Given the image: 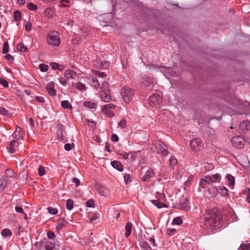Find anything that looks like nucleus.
I'll return each instance as SVG.
<instances>
[{
  "mask_svg": "<svg viewBox=\"0 0 250 250\" xmlns=\"http://www.w3.org/2000/svg\"><path fill=\"white\" fill-rule=\"evenodd\" d=\"M13 16L16 21H20L21 19V12L19 10L15 11L13 13Z\"/></svg>",
  "mask_w": 250,
  "mask_h": 250,
  "instance_id": "obj_27",
  "label": "nucleus"
},
{
  "mask_svg": "<svg viewBox=\"0 0 250 250\" xmlns=\"http://www.w3.org/2000/svg\"><path fill=\"white\" fill-rule=\"evenodd\" d=\"M8 179L6 177H2L0 179V191H2L8 184Z\"/></svg>",
  "mask_w": 250,
  "mask_h": 250,
  "instance_id": "obj_18",
  "label": "nucleus"
},
{
  "mask_svg": "<svg viewBox=\"0 0 250 250\" xmlns=\"http://www.w3.org/2000/svg\"><path fill=\"white\" fill-rule=\"evenodd\" d=\"M46 42L47 44L51 47H57L60 44L61 38L57 32L50 31L46 36Z\"/></svg>",
  "mask_w": 250,
  "mask_h": 250,
  "instance_id": "obj_2",
  "label": "nucleus"
},
{
  "mask_svg": "<svg viewBox=\"0 0 250 250\" xmlns=\"http://www.w3.org/2000/svg\"><path fill=\"white\" fill-rule=\"evenodd\" d=\"M92 86H94L97 90L100 88V83L96 78H92Z\"/></svg>",
  "mask_w": 250,
  "mask_h": 250,
  "instance_id": "obj_31",
  "label": "nucleus"
},
{
  "mask_svg": "<svg viewBox=\"0 0 250 250\" xmlns=\"http://www.w3.org/2000/svg\"><path fill=\"white\" fill-rule=\"evenodd\" d=\"M124 180L126 184L131 182V176L128 174H126L124 176Z\"/></svg>",
  "mask_w": 250,
  "mask_h": 250,
  "instance_id": "obj_51",
  "label": "nucleus"
},
{
  "mask_svg": "<svg viewBox=\"0 0 250 250\" xmlns=\"http://www.w3.org/2000/svg\"><path fill=\"white\" fill-rule=\"evenodd\" d=\"M202 142L200 139H193L190 143L191 149L194 151H200L202 147Z\"/></svg>",
  "mask_w": 250,
  "mask_h": 250,
  "instance_id": "obj_4",
  "label": "nucleus"
},
{
  "mask_svg": "<svg viewBox=\"0 0 250 250\" xmlns=\"http://www.w3.org/2000/svg\"><path fill=\"white\" fill-rule=\"evenodd\" d=\"M220 189L221 190L222 194L223 195H228V189L225 187H220Z\"/></svg>",
  "mask_w": 250,
  "mask_h": 250,
  "instance_id": "obj_55",
  "label": "nucleus"
},
{
  "mask_svg": "<svg viewBox=\"0 0 250 250\" xmlns=\"http://www.w3.org/2000/svg\"><path fill=\"white\" fill-rule=\"evenodd\" d=\"M72 182L74 184H76V186L78 187L80 185V181L79 179L77 178H73L72 179Z\"/></svg>",
  "mask_w": 250,
  "mask_h": 250,
  "instance_id": "obj_64",
  "label": "nucleus"
},
{
  "mask_svg": "<svg viewBox=\"0 0 250 250\" xmlns=\"http://www.w3.org/2000/svg\"><path fill=\"white\" fill-rule=\"evenodd\" d=\"M17 49L21 52H24L27 51V48L23 43H19L18 44Z\"/></svg>",
  "mask_w": 250,
  "mask_h": 250,
  "instance_id": "obj_30",
  "label": "nucleus"
},
{
  "mask_svg": "<svg viewBox=\"0 0 250 250\" xmlns=\"http://www.w3.org/2000/svg\"><path fill=\"white\" fill-rule=\"evenodd\" d=\"M86 207L88 208H94L95 206L94 201L92 199L88 200L86 202Z\"/></svg>",
  "mask_w": 250,
  "mask_h": 250,
  "instance_id": "obj_47",
  "label": "nucleus"
},
{
  "mask_svg": "<svg viewBox=\"0 0 250 250\" xmlns=\"http://www.w3.org/2000/svg\"><path fill=\"white\" fill-rule=\"evenodd\" d=\"M15 210L18 213H24L23 208L21 207L16 206L15 207Z\"/></svg>",
  "mask_w": 250,
  "mask_h": 250,
  "instance_id": "obj_56",
  "label": "nucleus"
},
{
  "mask_svg": "<svg viewBox=\"0 0 250 250\" xmlns=\"http://www.w3.org/2000/svg\"><path fill=\"white\" fill-rule=\"evenodd\" d=\"M93 73L99 77L104 78L106 76V75L104 72H100L99 71L95 70L93 71Z\"/></svg>",
  "mask_w": 250,
  "mask_h": 250,
  "instance_id": "obj_49",
  "label": "nucleus"
},
{
  "mask_svg": "<svg viewBox=\"0 0 250 250\" xmlns=\"http://www.w3.org/2000/svg\"><path fill=\"white\" fill-rule=\"evenodd\" d=\"M39 68L41 71L46 72L48 69L49 67L46 64L42 63L39 65Z\"/></svg>",
  "mask_w": 250,
  "mask_h": 250,
  "instance_id": "obj_43",
  "label": "nucleus"
},
{
  "mask_svg": "<svg viewBox=\"0 0 250 250\" xmlns=\"http://www.w3.org/2000/svg\"><path fill=\"white\" fill-rule=\"evenodd\" d=\"M179 208L184 210H188L189 209L188 203L186 199H183L180 201L179 204Z\"/></svg>",
  "mask_w": 250,
  "mask_h": 250,
  "instance_id": "obj_16",
  "label": "nucleus"
},
{
  "mask_svg": "<svg viewBox=\"0 0 250 250\" xmlns=\"http://www.w3.org/2000/svg\"><path fill=\"white\" fill-rule=\"evenodd\" d=\"M47 210L49 213L53 215L56 214L58 213V210L52 207H48Z\"/></svg>",
  "mask_w": 250,
  "mask_h": 250,
  "instance_id": "obj_48",
  "label": "nucleus"
},
{
  "mask_svg": "<svg viewBox=\"0 0 250 250\" xmlns=\"http://www.w3.org/2000/svg\"><path fill=\"white\" fill-rule=\"evenodd\" d=\"M151 202L154 206L157 207L158 208H161L163 207H167V206L165 204L162 203L158 200H151Z\"/></svg>",
  "mask_w": 250,
  "mask_h": 250,
  "instance_id": "obj_25",
  "label": "nucleus"
},
{
  "mask_svg": "<svg viewBox=\"0 0 250 250\" xmlns=\"http://www.w3.org/2000/svg\"><path fill=\"white\" fill-rule=\"evenodd\" d=\"M153 80L149 76H145L142 80V84L145 86H148L152 83Z\"/></svg>",
  "mask_w": 250,
  "mask_h": 250,
  "instance_id": "obj_20",
  "label": "nucleus"
},
{
  "mask_svg": "<svg viewBox=\"0 0 250 250\" xmlns=\"http://www.w3.org/2000/svg\"><path fill=\"white\" fill-rule=\"evenodd\" d=\"M54 11L53 9L51 8H47L43 12L44 15L48 19L52 17Z\"/></svg>",
  "mask_w": 250,
  "mask_h": 250,
  "instance_id": "obj_24",
  "label": "nucleus"
},
{
  "mask_svg": "<svg viewBox=\"0 0 250 250\" xmlns=\"http://www.w3.org/2000/svg\"><path fill=\"white\" fill-rule=\"evenodd\" d=\"M170 166H175L177 164V160L174 157H171L169 159Z\"/></svg>",
  "mask_w": 250,
  "mask_h": 250,
  "instance_id": "obj_50",
  "label": "nucleus"
},
{
  "mask_svg": "<svg viewBox=\"0 0 250 250\" xmlns=\"http://www.w3.org/2000/svg\"><path fill=\"white\" fill-rule=\"evenodd\" d=\"M140 245L141 247L143 248L145 250H151L150 246L145 241L141 242Z\"/></svg>",
  "mask_w": 250,
  "mask_h": 250,
  "instance_id": "obj_32",
  "label": "nucleus"
},
{
  "mask_svg": "<svg viewBox=\"0 0 250 250\" xmlns=\"http://www.w3.org/2000/svg\"><path fill=\"white\" fill-rule=\"evenodd\" d=\"M95 188L97 191L100 194L103 196H106L108 193V190L104 186L96 183Z\"/></svg>",
  "mask_w": 250,
  "mask_h": 250,
  "instance_id": "obj_8",
  "label": "nucleus"
},
{
  "mask_svg": "<svg viewBox=\"0 0 250 250\" xmlns=\"http://www.w3.org/2000/svg\"><path fill=\"white\" fill-rule=\"evenodd\" d=\"M134 95L133 90L130 87H125L122 92V96L124 100L128 103L132 99Z\"/></svg>",
  "mask_w": 250,
  "mask_h": 250,
  "instance_id": "obj_3",
  "label": "nucleus"
},
{
  "mask_svg": "<svg viewBox=\"0 0 250 250\" xmlns=\"http://www.w3.org/2000/svg\"><path fill=\"white\" fill-rule=\"evenodd\" d=\"M111 140L113 142H117L119 140L118 136L115 134H112L111 135Z\"/></svg>",
  "mask_w": 250,
  "mask_h": 250,
  "instance_id": "obj_63",
  "label": "nucleus"
},
{
  "mask_svg": "<svg viewBox=\"0 0 250 250\" xmlns=\"http://www.w3.org/2000/svg\"><path fill=\"white\" fill-rule=\"evenodd\" d=\"M54 83L51 82L46 85V89L48 91V94L52 96L56 95V91L54 89Z\"/></svg>",
  "mask_w": 250,
  "mask_h": 250,
  "instance_id": "obj_12",
  "label": "nucleus"
},
{
  "mask_svg": "<svg viewBox=\"0 0 250 250\" xmlns=\"http://www.w3.org/2000/svg\"><path fill=\"white\" fill-rule=\"evenodd\" d=\"M182 223H183V221L180 217H176L174 218L172 221V224H174V225H180L182 224Z\"/></svg>",
  "mask_w": 250,
  "mask_h": 250,
  "instance_id": "obj_37",
  "label": "nucleus"
},
{
  "mask_svg": "<svg viewBox=\"0 0 250 250\" xmlns=\"http://www.w3.org/2000/svg\"><path fill=\"white\" fill-rule=\"evenodd\" d=\"M1 235L3 236H10L12 235L11 231L7 229H4L1 231Z\"/></svg>",
  "mask_w": 250,
  "mask_h": 250,
  "instance_id": "obj_38",
  "label": "nucleus"
},
{
  "mask_svg": "<svg viewBox=\"0 0 250 250\" xmlns=\"http://www.w3.org/2000/svg\"><path fill=\"white\" fill-rule=\"evenodd\" d=\"M32 24L30 22H26L25 26V29L26 31H28L30 30L31 28Z\"/></svg>",
  "mask_w": 250,
  "mask_h": 250,
  "instance_id": "obj_60",
  "label": "nucleus"
},
{
  "mask_svg": "<svg viewBox=\"0 0 250 250\" xmlns=\"http://www.w3.org/2000/svg\"><path fill=\"white\" fill-rule=\"evenodd\" d=\"M232 145L238 148H242L244 146V139L240 136H236L231 139Z\"/></svg>",
  "mask_w": 250,
  "mask_h": 250,
  "instance_id": "obj_6",
  "label": "nucleus"
},
{
  "mask_svg": "<svg viewBox=\"0 0 250 250\" xmlns=\"http://www.w3.org/2000/svg\"><path fill=\"white\" fill-rule=\"evenodd\" d=\"M239 128L242 131L250 129V122L247 121H244L239 125Z\"/></svg>",
  "mask_w": 250,
  "mask_h": 250,
  "instance_id": "obj_15",
  "label": "nucleus"
},
{
  "mask_svg": "<svg viewBox=\"0 0 250 250\" xmlns=\"http://www.w3.org/2000/svg\"><path fill=\"white\" fill-rule=\"evenodd\" d=\"M66 222L64 220H60L59 221L57 225L56 226V229L58 232L61 230L63 227L65 226Z\"/></svg>",
  "mask_w": 250,
  "mask_h": 250,
  "instance_id": "obj_29",
  "label": "nucleus"
},
{
  "mask_svg": "<svg viewBox=\"0 0 250 250\" xmlns=\"http://www.w3.org/2000/svg\"><path fill=\"white\" fill-rule=\"evenodd\" d=\"M110 92H100V96L102 100L104 102H109L111 100Z\"/></svg>",
  "mask_w": 250,
  "mask_h": 250,
  "instance_id": "obj_21",
  "label": "nucleus"
},
{
  "mask_svg": "<svg viewBox=\"0 0 250 250\" xmlns=\"http://www.w3.org/2000/svg\"><path fill=\"white\" fill-rule=\"evenodd\" d=\"M228 181L229 182V185L231 186H234L235 184V179L233 176L231 175L228 174L227 176Z\"/></svg>",
  "mask_w": 250,
  "mask_h": 250,
  "instance_id": "obj_39",
  "label": "nucleus"
},
{
  "mask_svg": "<svg viewBox=\"0 0 250 250\" xmlns=\"http://www.w3.org/2000/svg\"><path fill=\"white\" fill-rule=\"evenodd\" d=\"M103 112L110 117H112L114 116V113L109 110H106V112Z\"/></svg>",
  "mask_w": 250,
  "mask_h": 250,
  "instance_id": "obj_59",
  "label": "nucleus"
},
{
  "mask_svg": "<svg viewBox=\"0 0 250 250\" xmlns=\"http://www.w3.org/2000/svg\"><path fill=\"white\" fill-rule=\"evenodd\" d=\"M35 99L39 103H43L44 102V99L43 97L37 96Z\"/></svg>",
  "mask_w": 250,
  "mask_h": 250,
  "instance_id": "obj_61",
  "label": "nucleus"
},
{
  "mask_svg": "<svg viewBox=\"0 0 250 250\" xmlns=\"http://www.w3.org/2000/svg\"><path fill=\"white\" fill-rule=\"evenodd\" d=\"M119 125L122 128H125L126 126V119L124 118H123L120 123H119Z\"/></svg>",
  "mask_w": 250,
  "mask_h": 250,
  "instance_id": "obj_44",
  "label": "nucleus"
},
{
  "mask_svg": "<svg viewBox=\"0 0 250 250\" xmlns=\"http://www.w3.org/2000/svg\"><path fill=\"white\" fill-rule=\"evenodd\" d=\"M100 92H110L109 83L107 82L104 81L100 86Z\"/></svg>",
  "mask_w": 250,
  "mask_h": 250,
  "instance_id": "obj_19",
  "label": "nucleus"
},
{
  "mask_svg": "<svg viewBox=\"0 0 250 250\" xmlns=\"http://www.w3.org/2000/svg\"><path fill=\"white\" fill-rule=\"evenodd\" d=\"M23 135V132L22 129L19 127H16L15 131L12 134L13 137L17 140H19L22 137Z\"/></svg>",
  "mask_w": 250,
  "mask_h": 250,
  "instance_id": "obj_13",
  "label": "nucleus"
},
{
  "mask_svg": "<svg viewBox=\"0 0 250 250\" xmlns=\"http://www.w3.org/2000/svg\"><path fill=\"white\" fill-rule=\"evenodd\" d=\"M154 173L153 170L150 168L148 169L146 174L141 178V179L143 182H148L150 178L154 176Z\"/></svg>",
  "mask_w": 250,
  "mask_h": 250,
  "instance_id": "obj_9",
  "label": "nucleus"
},
{
  "mask_svg": "<svg viewBox=\"0 0 250 250\" xmlns=\"http://www.w3.org/2000/svg\"><path fill=\"white\" fill-rule=\"evenodd\" d=\"M132 226V224L131 222H127V224H126L125 227V229L126 231L125 235L126 237H128L130 235Z\"/></svg>",
  "mask_w": 250,
  "mask_h": 250,
  "instance_id": "obj_23",
  "label": "nucleus"
},
{
  "mask_svg": "<svg viewBox=\"0 0 250 250\" xmlns=\"http://www.w3.org/2000/svg\"><path fill=\"white\" fill-rule=\"evenodd\" d=\"M83 105L85 107L93 109L96 107L97 104L95 103L90 101H85L83 103Z\"/></svg>",
  "mask_w": 250,
  "mask_h": 250,
  "instance_id": "obj_26",
  "label": "nucleus"
},
{
  "mask_svg": "<svg viewBox=\"0 0 250 250\" xmlns=\"http://www.w3.org/2000/svg\"><path fill=\"white\" fill-rule=\"evenodd\" d=\"M238 250H250V243L241 245Z\"/></svg>",
  "mask_w": 250,
  "mask_h": 250,
  "instance_id": "obj_36",
  "label": "nucleus"
},
{
  "mask_svg": "<svg viewBox=\"0 0 250 250\" xmlns=\"http://www.w3.org/2000/svg\"><path fill=\"white\" fill-rule=\"evenodd\" d=\"M115 107V105L114 104L112 103L108 104L104 106L103 108V111L106 112V110H109L110 109L114 108Z\"/></svg>",
  "mask_w": 250,
  "mask_h": 250,
  "instance_id": "obj_33",
  "label": "nucleus"
},
{
  "mask_svg": "<svg viewBox=\"0 0 250 250\" xmlns=\"http://www.w3.org/2000/svg\"><path fill=\"white\" fill-rule=\"evenodd\" d=\"M208 178L209 179L211 184L213 182H219L221 178V176L218 173L213 174L212 176L208 175Z\"/></svg>",
  "mask_w": 250,
  "mask_h": 250,
  "instance_id": "obj_22",
  "label": "nucleus"
},
{
  "mask_svg": "<svg viewBox=\"0 0 250 250\" xmlns=\"http://www.w3.org/2000/svg\"><path fill=\"white\" fill-rule=\"evenodd\" d=\"M61 105L62 107L67 109H71L72 108V105L69 103V102L67 100L62 101L61 103Z\"/></svg>",
  "mask_w": 250,
  "mask_h": 250,
  "instance_id": "obj_28",
  "label": "nucleus"
},
{
  "mask_svg": "<svg viewBox=\"0 0 250 250\" xmlns=\"http://www.w3.org/2000/svg\"><path fill=\"white\" fill-rule=\"evenodd\" d=\"M0 83L1 84L5 87H7L8 86V83L3 79H0Z\"/></svg>",
  "mask_w": 250,
  "mask_h": 250,
  "instance_id": "obj_54",
  "label": "nucleus"
},
{
  "mask_svg": "<svg viewBox=\"0 0 250 250\" xmlns=\"http://www.w3.org/2000/svg\"><path fill=\"white\" fill-rule=\"evenodd\" d=\"M46 250H53L55 249V246L51 242H47L45 245Z\"/></svg>",
  "mask_w": 250,
  "mask_h": 250,
  "instance_id": "obj_40",
  "label": "nucleus"
},
{
  "mask_svg": "<svg viewBox=\"0 0 250 250\" xmlns=\"http://www.w3.org/2000/svg\"><path fill=\"white\" fill-rule=\"evenodd\" d=\"M5 58L8 61L13 62L14 61V57L10 54H7L5 56Z\"/></svg>",
  "mask_w": 250,
  "mask_h": 250,
  "instance_id": "obj_57",
  "label": "nucleus"
},
{
  "mask_svg": "<svg viewBox=\"0 0 250 250\" xmlns=\"http://www.w3.org/2000/svg\"><path fill=\"white\" fill-rule=\"evenodd\" d=\"M208 175L205 176L204 178H201L199 182V185L201 188H205L207 185L211 184V182L209 178H208Z\"/></svg>",
  "mask_w": 250,
  "mask_h": 250,
  "instance_id": "obj_14",
  "label": "nucleus"
},
{
  "mask_svg": "<svg viewBox=\"0 0 250 250\" xmlns=\"http://www.w3.org/2000/svg\"><path fill=\"white\" fill-rule=\"evenodd\" d=\"M47 237L49 239H54L55 238L56 235L53 232L48 231L47 232Z\"/></svg>",
  "mask_w": 250,
  "mask_h": 250,
  "instance_id": "obj_58",
  "label": "nucleus"
},
{
  "mask_svg": "<svg viewBox=\"0 0 250 250\" xmlns=\"http://www.w3.org/2000/svg\"><path fill=\"white\" fill-rule=\"evenodd\" d=\"M27 7L28 9L32 11L36 10L37 9V6L32 2L29 3Z\"/></svg>",
  "mask_w": 250,
  "mask_h": 250,
  "instance_id": "obj_46",
  "label": "nucleus"
},
{
  "mask_svg": "<svg viewBox=\"0 0 250 250\" xmlns=\"http://www.w3.org/2000/svg\"><path fill=\"white\" fill-rule=\"evenodd\" d=\"M203 222L201 227L205 229H215L218 227L221 217L219 214L218 210L216 208H213L207 210L202 218Z\"/></svg>",
  "mask_w": 250,
  "mask_h": 250,
  "instance_id": "obj_1",
  "label": "nucleus"
},
{
  "mask_svg": "<svg viewBox=\"0 0 250 250\" xmlns=\"http://www.w3.org/2000/svg\"><path fill=\"white\" fill-rule=\"evenodd\" d=\"M38 170V173L40 176H43L46 173L44 168L42 166H40L39 167Z\"/></svg>",
  "mask_w": 250,
  "mask_h": 250,
  "instance_id": "obj_45",
  "label": "nucleus"
},
{
  "mask_svg": "<svg viewBox=\"0 0 250 250\" xmlns=\"http://www.w3.org/2000/svg\"><path fill=\"white\" fill-rule=\"evenodd\" d=\"M111 166L117 169L120 171H122L123 170V167L121 162L118 161H113L111 162Z\"/></svg>",
  "mask_w": 250,
  "mask_h": 250,
  "instance_id": "obj_17",
  "label": "nucleus"
},
{
  "mask_svg": "<svg viewBox=\"0 0 250 250\" xmlns=\"http://www.w3.org/2000/svg\"><path fill=\"white\" fill-rule=\"evenodd\" d=\"M73 85H74L77 89H79V90H83L85 88V85L80 83L73 84Z\"/></svg>",
  "mask_w": 250,
  "mask_h": 250,
  "instance_id": "obj_35",
  "label": "nucleus"
},
{
  "mask_svg": "<svg viewBox=\"0 0 250 250\" xmlns=\"http://www.w3.org/2000/svg\"><path fill=\"white\" fill-rule=\"evenodd\" d=\"M19 143L16 140L11 141L8 146L7 149L8 151L11 153H15L16 151V148L18 146Z\"/></svg>",
  "mask_w": 250,
  "mask_h": 250,
  "instance_id": "obj_10",
  "label": "nucleus"
},
{
  "mask_svg": "<svg viewBox=\"0 0 250 250\" xmlns=\"http://www.w3.org/2000/svg\"><path fill=\"white\" fill-rule=\"evenodd\" d=\"M50 65L54 70L59 69V65L56 62H52Z\"/></svg>",
  "mask_w": 250,
  "mask_h": 250,
  "instance_id": "obj_53",
  "label": "nucleus"
},
{
  "mask_svg": "<svg viewBox=\"0 0 250 250\" xmlns=\"http://www.w3.org/2000/svg\"><path fill=\"white\" fill-rule=\"evenodd\" d=\"M158 148L157 150V153L159 154H161L164 156H167L168 155V151L166 148L165 145H164L163 143L161 141H159L158 142Z\"/></svg>",
  "mask_w": 250,
  "mask_h": 250,
  "instance_id": "obj_7",
  "label": "nucleus"
},
{
  "mask_svg": "<svg viewBox=\"0 0 250 250\" xmlns=\"http://www.w3.org/2000/svg\"><path fill=\"white\" fill-rule=\"evenodd\" d=\"M64 75L68 80L76 79L77 77V73L70 69L66 70L64 72Z\"/></svg>",
  "mask_w": 250,
  "mask_h": 250,
  "instance_id": "obj_11",
  "label": "nucleus"
},
{
  "mask_svg": "<svg viewBox=\"0 0 250 250\" xmlns=\"http://www.w3.org/2000/svg\"><path fill=\"white\" fill-rule=\"evenodd\" d=\"M119 155L123 157L124 159H127L129 155V154L127 152L120 153Z\"/></svg>",
  "mask_w": 250,
  "mask_h": 250,
  "instance_id": "obj_62",
  "label": "nucleus"
},
{
  "mask_svg": "<svg viewBox=\"0 0 250 250\" xmlns=\"http://www.w3.org/2000/svg\"><path fill=\"white\" fill-rule=\"evenodd\" d=\"M162 101L161 96L158 94H154L151 95L148 100L149 104L151 106H157L160 104Z\"/></svg>",
  "mask_w": 250,
  "mask_h": 250,
  "instance_id": "obj_5",
  "label": "nucleus"
},
{
  "mask_svg": "<svg viewBox=\"0 0 250 250\" xmlns=\"http://www.w3.org/2000/svg\"><path fill=\"white\" fill-rule=\"evenodd\" d=\"M234 105L238 108H242V103L238 99H235L233 102Z\"/></svg>",
  "mask_w": 250,
  "mask_h": 250,
  "instance_id": "obj_41",
  "label": "nucleus"
},
{
  "mask_svg": "<svg viewBox=\"0 0 250 250\" xmlns=\"http://www.w3.org/2000/svg\"><path fill=\"white\" fill-rule=\"evenodd\" d=\"M66 208L68 210H71L73 208V201L72 199H68L66 204Z\"/></svg>",
  "mask_w": 250,
  "mask_h": 250,
  "instance_id": "obj_34",
  "label": "nucleus"
},
{
  "mask_svg": "<svg viewBox=\"0 0 250 250\" xmlns=\"http://www.w3.org/2000/svg\"><path fill=\"white\" fill-rule=\"evenodd\" d=\"M9 51V45L7 42H5L3 45L2 53L3 54L7 53Z\"/></svg>",
  "mask_w": 250,
  "mask_h": 250,
  "instance_id": "obj_42",
  "label": "nucleus"
},
{
  "mask_svg": "<svg viewBox=\"0 0 250 250\" xmlns=\"http://www.w3.org/2000/svg\"><path fill=\"white\" fill-rule=\"evenodd\" d=\"M0 113L4 115H7L8 114V111L4 107H0Z\"/></svg>",
  "mask_w": 250,
  "mask_h": 250,
  "instance_id": "obj_52",
  "label": "nucleus"
}]
</instances>
